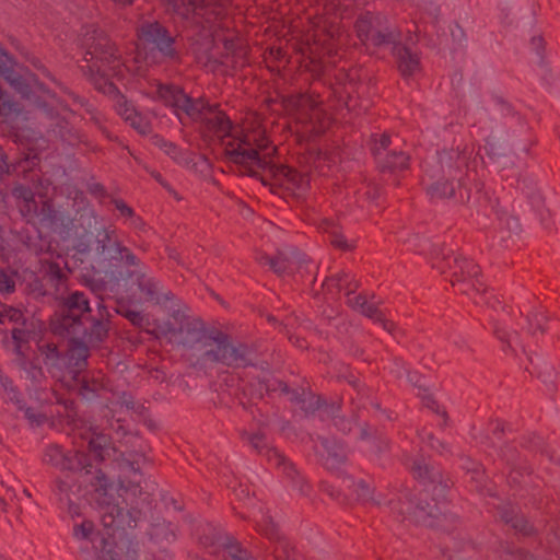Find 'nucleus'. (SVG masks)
Returning <instances> with one entry per match:
<instances>
[{
    "mask_svg": "<svg viewBox=\"0 0 560 560\" xmlns=\"http://www.w3.org/2000/svg\"><path fill=\"white\" fill-rule=\"evenodd\" d=\"M528 327L527 330L530 335L535 336L537 334L542 335L545 332V326L547 323V317L542 313H529L527 315Z\"/></svg>",
    "mask_w": 560,
    "mask_h": 560,
    "instance_id": "nucleus-41",
    "label": "nucleus"
},
{
    "mask_svg": "<svg viewBox=\"0 0 560 560\" xmlns=\"http://www.w3.org/2000/svg\"><path fill=\"white\" fill-rule=\"evenodd\" d=\"M450 33L453 42L458 46H463L467 42L466 32L458 22H453L450 25Z\"/></svg>",
    "mask_w": 560,
    "mask_h": 560,
    "instance_id": "nucleus-53",
    "label": "nucleus"
},
{
    "mask_svg": "<svg viewBox=\"0 0 560 560\" xmlns=\"http://www.w3.org/2000/svg\"><path fill=\"white\" fill-rule=\"evenodd\" d=\"M452 271L451 283L453 287L462 282L471 281V288L477 293L486 292V285L478 278L480 275L479 266L471 259L457 255L454 257L453 262L450 265Z\"/></svg>",
    "mask_w": 560,
    "mask_h": 560,
    "instance_id": "nucleus-16",
    "label": "nucleus"
},
{
    "mask_svg": "<svg viewBox=\"0 0 560 560\" xmlns=\"http://www.w3.org/2000/svg\"><path fill=\"white\" fill-rule=\"evenodd\" d=\"M42 394H44V390H34V397L31 396L33 402L30 405L21 397V394L18 389L16 395L11 394L10 397V399L16 405L18 409L24 412V417L32 427H40L48 420V416L42 411L45 402V400L40 397Z\"/></svg>",
    "mask_w": 560,
    "mask_h": 560,
    "instance_id": "nucleus-22",
    "label": "nucleus"
},
{
    "mask_svg": "<svg viewBox=\"0 0 560 560\" xmlns=\"http://www.w3.org/2000/svg\"><path fill=\"white\" fill-rule=\"evenodd\" d=\"M13 196L16 198L23 199L26 202L34 201L33 191L31 190V188H28L24 185H19L16 187H14Z\"/></svg>",
    "mask_w": 560,
    "mask_h": 560,
    "instance_id": "nucleus-64",
    "label": "nucleus"
},
{
    "mask_svg": "<svg viewBox=\"0 0 560 560\" xmlns=\"http://www.w3.org/2000/svg\"><path fill=\"white\" fill-rule=\"evenodd\" d=\"M177 109H182L188 117L192 118L194 120H201L202 117L206 115L208 109H211V107H176Z\"/></svg>",
    "mask_w": 560,
    "mask_h": 560,
    "instance_id": "nucleus-63",
    "label": "nucleus"
},
{
    "mask_svg": "<svg viewBox=\"0 0 560 560\" xmlns=\"http://www.w3.org/2000/svg\"><path fill=\"white\" fill-rule=\"evenodd\" d=\"M83 42L86 47L84 56L86 65L81 66L83 73L88 75L96 91L107 95L116 105H127L125 96L109 80V78L124 80L130 71L115 43L102 30L94 26L86 30Z\"/></svg>",
    "mask_w": 560,
    "mask_h": 560,
    "instance_id": "nucleus-4",
    "label": "nucleus"
},
{
    "mask_svg": "<svg viewBox=\"0 0 560 560\" xmlns=\"http://www.w3.org/2000/svg\"><path fill=\"white\" fill-rule=\"evenodd\" d=\"M110 203L115 207V209L119 212L120 217L130 219L133 217L135 210L127 205V202L121 198L112 197Z\"/></svg>",
    "mask_w": 560,
    "mask_h": 560,
    "instance_id": "nucleus-54",
    "label": "nucleus"
},
{
    "mask_svg": "<svg viewBox=\"0 0 560 560\" xmlns=\"http://www.w3.org/2000/svg\"><path fill=\"white\" fill-rule=\"evenodd\" d=\"M173 10L179 14H187L195 10L194 0H167Z\"/></svg>",
    "mask_w": 560,
    "mask_h": 560,
    "instance_id": "nucleus-56",
    "label": "nucleus"
},
{
    "mask_svg": "<svg viewBox=\"0 0 560 560\" xmlns=\"http://www.w3.org/2000/svg\"><path fill=\"white\" fill-rule=\"evenodd\" d=\"M485 150L489 159L499 167L505 168L513 164L508 143L499 136H490L486 140Z\"/></svg>",
    "mask_w": 560,
    "mask_h": 560,
    "instance_id": "nucleus-25",
    "label": "nucleus"
},
{
    "mask_svg": "<svg viewBox=\"0 0 560 560\" xmlns=\"http://www.w3.org/2000/svg\"><path fill=\"white\" fill-rule=\"evenodd\" d=\"M335 77L337 78V80L340 83H346V82L352 83L359 78L357 69H349V70L338 69Z\"/></svg>",
    "mask_w": 560,
    "mask_h": 560,
    "instance_id": "nucleus-61",
    "label": "nucleus"
},
{
    "mask_svg": "<svg viewBox=\"0 0 560 560\" xmlns=\"http://www.w3.org/2000/svg\"><path fill=\"white\" fill-rule=\"evenodd\" d=\"M455 288H457L462 294L469 298L475 304L478 303V296L481 293H477V291L471 288V281L458 283Z\"/></svg>",
    "mask_w": 560,
    "mask_h": 560,
    "instance_id": "nucleus-62",
    "label": "nucleus"
},
{
    "mask_svg": "<svg viewBox=\"0 0 560 560\" xmlns=\"http://www.w3.org/2000/svg\"><path fill=\"white\" fill-rule=\"evenodd\" d=\"M88 448H89V452L94 455V458L100 463H103L107 458L113 457L114 463L117 465V467L119 469V474L117 476V482L115 483L113 480H110L115 487L118 486L119 477L122 475L127 476L128 480L133 479V471L131 469L125 468L124 466L120 467V465L118 464V459L121 458V456L125 459H127V457L125 456L124 453L119 452L114 446V444L112 442V438L109 435L104 434L102 432H93L88 442ZM128 460L136 462L137 464H135V466L136 467L138 466L140 468L139 462L137 459L128 458Z\"/></svg>",
    "mask_w": 560,
    "mask_h": 560,
    "instance_id": "nucleus-15",
    "label": "nucleus"
},
{
    "mask_svg": "<svg viewBox=\"0 0 560 560\" xmlns=\"http://www.w3.org/2000/svg\"><path fill=\"white\" fill-rule=\"evenodd\" d=\"M245 133L237 140L225 144L224 153L226 159L240 165L243 174L258 177L260 171L270 175L275 185L296 194L306 190L310 185L308 175L301 174L285 165H272L268 160L269 154H261L269 145L266 138V128L261 125V119L253 114V121L246 118Z\"/></svg>",
    "mask_w": 560,
    "mask_h": 560,
    "instance_id": "nucleus-3",
    "label": "nucleus"
},
{
    "mask_svg": "<svg viewBox=\"0 0 560 560\" xmlns=\"http://www.w3.org/2000/svg\"><path fill=\"white\" fill-rule=\"evenodd\" d=\"M354 30L365 47L381 48L401 39L399 27L381 12H362L355 20Z\"/></svg>",
    "mask_w": 560,
    "mask_h": 560,
    "instance_id": "nucleus-10",
    "label": "nucleus"
},
{
    "mask_svg": "<svg viewBox=\"0 0 560 560\" xmlns=\"http://www.w3.org/2000/svg\"><path fill=\"white\" fill-rule=\"evenodd\" d=\"M359 419V416L357 412H353L351 417L346 416H335L334 417V425L342 432L343 434H347L351 432L354 424H357Z\"/></svg>",
    "mask_w": 560,
    "mask_h": 560,
    "instance_id": "nucleus-46",
    "label": "nucleus"
},
{
    "mask_svg": "<svg viewBox=\"0 0 560 560\" xmlns=\"http://www.w3.org/2000/svg\"><path fill=\"white\" fill-rule=\"evenodd\" d=\"M117 313L127 318L133 326L138 328H143L149 325V319L139 311H133L127 308L126 306H120L117 310Z\"/></svg>",
    "mask_w": 560,
    "mask_h": 560,
    "instance_id": "nucleus-42",
    "label": "nucleus"
},
{
    "mask_svg": "<svg viewBox=\"0 0 560 560\" xmlns=\"http://www.w3.org/2000/svg\"><path fill=\"white\" fill-rule=\"evenodd\" d=\"M42 222L47 226H55L59 223L65 226L66 221L63 215L55 209L54 205L49 201H44L40 208Z\"/></svg>",
    "mask_w": 560,
    "mask_h": 560,
    "instance_id": "nucleus-34",
    "label": "nucleus"
},
{
    "mask_svg": "<svg viewBox=\"0 0 560 560\" xmlns=\"http://www.w3.org/2000/svg\"><path fill=\"white\" fill-rule=\"evenodd\" d=\"M31 113L25 107H0L2 122L19 138L35 136L36 132L30 125Z\"/></svg>",
    "mask_w": 560,
    "mask_h": 560,
    "instance_id": "nucleus-21",
    "label": "nucleus"
},
{
    "mask_svg": "<svg viewBox=\"0 0 560 560\" xmlns=\"http://www.w3.org/2000/svg\"><path fill=\"white\" fill-rule=\"evenodd\" d=\"M74 118L70 107H42L40 122L47 128V132L70 144L79 140L72 121Z\"/></svg>",
    "mask_w": 560,
    "mask_h": 560,
    "instance_id": "nucleus-14",
    "label": "nucleus"
},
{
    "mask_svg": "<svg viewBox=\"0 0 560 560\" xmlns=\"http://www.w3.org/2000/svg\"><path fill=\"white\" fill-rule=\"evenodd\" d=\"M320 443L324 447V452L318 453L323 465L327 469H337L347 460V454L343 445L336 441L327 438H322Z\"/></svg>",
    "mask_w": 560,
    "mask_h": 560,
    "instance_id": "nucleus-26",
    "label": "nucleus"
},
{
    "mask_svg": "<svg viewBox=\"0 0 560 560\" xmlns=\"http://www.w3.org/2000/svg\"><path fill=\"white\" fill-rule=\"evenodd\" d=\"M122 281L127 296L140 303L160 305L174 298L171 291L164 290L163 284L143 269L127 271Z\"/></svg>",
    "mask_w": 560,
    "mask_h": 560,
    "instance_id": "nucleus-12",
    "label": "nucleus"
},
{
    "mask_svg": "<svg viewBox=\"0 0 560 560\" xmlns=\"http://www.w3.org/2000/svg\"><path fill=\"white\" fill-rule=\"evenodd\" d=\"M258 529L271 540L280 538L279 527L269 515H265L261 522L258 523Z\"/></svg>",
    "mask_w": 560,
    "mask_h": 560,
    "instance_id": "nucleus-45",
    "label": "nucleus"
},
{
    "mask_svg": "<svg viewBox=\"0 0 560 560\" xmlns=\"http://www.w3.org/2000/svg\"><path fill=\"white\" fill-rule=\"evenodd\" d=\"M45 278L47 281L58 289L60 284L67 281L68 277L56 261H46L44 265Z\"/></svg>",
    "mask_w": 560,
    "mask_h": 560,
    "instance_id": "nucleus-36",
    "label": "nucleus"
},
{
    "mask_svg": "<svg viewBox=\"0 0 560 560\" xmlns=\"http://www.w3.org/2000/svg\"><path fill=\"white\" fill-rule=\"evenodd\" d=\"M308 163L320 175H327L330 168V156L319 150L308 152Z\"/></svg>",
    "mask_w": 560,
    "mask_h": 560,
    "instance_id": "nucleus-37",
    "label": "nucleus"
},
{
    "mask_svg": "<svg viewBox=\"0 0 560 560\" xmlns=\"http://www.w3.org/2000/svg\"><path fill=\"white\" fill-rule=\"evenodd\" d=\"M94 530V524L92 521H83L81 524L75 525L73 528V535L78 539H89Z\"/></svg>",
    "mask_w": 560,
    "mask_h": 560,
    "instance_id": "nucleus-52",
    "label": "nucleus"
},
{
    "mask_svg": "<svg viewBox=\"0 0 560 560\" xmlns=\"http://www.w3.org/2000/svg\"><path fill=\"white\" fill-rule=\"evenodd\" d=\"M69 338L67 351V369L73 378L86 369L90 357V342L88 336H67ZM91 346H93L91 343Z\"/></svg>",
    "mask_w": 560,
    "mask_h": 560,
    "instance_id": "nucleus-19",
    "label": "nucleus"
},
{
    "mask_svg": "<svg viewBox=\"0 0 560 560\" xmlns=\"http://www.w3.org/2000/svg\"><path fill=\"white\" fill-rule=\"evenodd\" d=\"M471 152L463 148L443 149L438 152L435 161L428 164L425 173L432 183L427 191L431 198H456L466 203L470 198L469 189L464 184Z\"/></svg>",
    "mask_w": 560,
    "mask_h": 560,
    "instance_id": "nucleus-6",
    "label": "nucleus"
},
{
    "mask_svg": "<svg viewBox=\"0 0 560 560\" xmlns=\"http://www.w3.org/2000/svg\"><path fill=\"white\" fill-rule=\"evenodd\" d=\"M98 269L115 277L122 267H140V259L116 236L115 230H102L92 250Z\"/></svg>",
    "mask_w": 560,
    "mask_h": 560,
    "instance_id": "nucleus-9",
    "label": "nucleus"
},
{
    "mask_svg": "<svg viewBox=\"0 0 560 560\" xmlns=\"http://www.w3.org/2000/svg\"><path fill=\"white\" fill-rule=\"evenodd\" d=\"M422 404L428 409H431L438 415H441L443 418V425L447 424L448 415L444 408H442L435 397L429 393L428 389H423V394L420 395Z\"/></svg>",
    "mask_w": 560,
    "mask_h": 560,
    "instance_id": "nucleus-40",
    "label": "nucleus"
},
{
    "mask_svg": "<svg viewBox=\"0 0 560 560\" xmlns=\"http://www.w3.org/2000/svg\"><path fill=\"white\" fill-rule=\"evenodd\" d=\"M100 385L95 382L90 384L86 381H83L80 386V394L83 398L91 400L97 396V390L100 389Z\"/></svg>",
    "mask_w": 560,
    "mask_h": 560,
    "instance_id": "nucleus-59",
    "label": "nucleus"
},
{
    "mask_svg": "<svg viewBox=\"0 0 560 560\" xmlns=\"http://www.w3.org/2000/svg\"><path fill=\"white\" fill-rule=\"evenodd\" d=\"M39 351L45 357V360L51 363H56L60 359L58 347L54 342H46L39 346Z\"/></svg>",
    "mask_w": 560,
    "mask_h": 560,
    "instance_id": "nucleus-51",
    "label": "nucleus"
},
{
    "mask_svg": "<svg viewBox=\"0 0 560 560\" xmlns=\"http://www.w3.org/2000/svg\"><path fill=\"white\" fill-rule=\"evenodd\" d=\"M322 228L330 234V244L341 250H351L352 245L348 243L345 235L338 230V228L329 220L322 222Z\"/></svg>",
    "mask_w": 560,
    "mask_h": 560,
    "instance_id": "nucleus-33",
    "label": "nucleus"
},
{
    "mask_svg": "<svg viewBox=\"0 0 560 560\" xmlns=\"http://www.w3.org/2000/svg\"><path fill=\"white\" fill-rule=\"evenodd\" d=\"M172 317L175 323L159 325L158 334L180 347L190 366L203 370L214 364L229 368L254 365V351L248 345L234 343L229 334L179 311L173 312Z\"/></svg>",
    "mask_w": 560,
    "mask_h": 560,
    "instance_id": "nucleus-2",
    "label": "nucleus"
},
{
    "mask_svg": "<svg viewBox=\"0 0 560 560\" xmlns=\"http://www.w3.org/2000/svg\"><path fill=\"white\" fill-rule=\"evenodd\" d=\"M152 94V101L164 105H210L203 97L194 98L174 83H158Z\"/></svg>",
    "mask_w": 560,
    "mask_h": 560,
    "instance_id": "nucleus-17",
    "label": "nucleus"
},
{
    "mask_svg": "<svg viewBox=\"0 0 560 560\" xmlns=\"http://www.w3.org/2000/svg\"><path fill=\"white\" fill-rule=\"evenodd\" d=\"M109 313L100 302L95 310L81 291L58 299V310L50 319L51 331L57 336H88L92 345H100L108 337Z\"/></svg>",
    "mask_w": 560,
    "mask_h": 560,
    "instance_id": "nucleus-5",
    "label": "nucleus"
},
{
    "mask_svg": "<svg viewBox=\"0 0 560 560\" xmlns=\"http://www.w3.org/2000/svg\"><path fill=\"white\" fill-rule=\"evenodd\" d=\"M300 401V408L305 416H313L317 410L326 406L325 399L319 395L313 394L311 390H305V396Z\"/></svg>",
    "mask_w": 560,
    "mask_h": 560,
    "instance_id": "nucleus-35",
    "label": "nucleus"
},
{
    "mask_svg": "<svg viewBox=\"0 0 560 560\" xmlns=\"http://www.w3.org/2000/svg\"><path fill=\"white\" fill-rule=\"evenodd\" d=\"M347 278H348V275L345 272L328 277L323 282V287L326 288L328 291H332V289H337L338 291H340L342 288V282Z\"/></svg>",
    "mask_w": 560,
    "mask_h": 560,
    "instance_id": "nucleus-57",
    "label": "nucleus"
},
{
    "mask_svg": "<svg viewBox=\"0 0 560 560\" xmlns=\"http://www.w3.org/2000/svg\"><path fill=\"white\" fill-rule=\"evenodd\" d=\"M509 525L515 530L522 533L524 536H530L535 533L533 525L528 523V521L521 514H515L514 521H512Z\"/></svg>",
    "mask_w": 560,
    "mask_h": 560,
    "instance_id": "nucleus-49",
    "label": "nucleus"
},
{
    "mask_svg": "<svg viewBox=\"0 0 560 560\" xmlns=\"http://www.w3.org/2000/svg\"><path fill=\"white\" fill-rule=\"evenodd\" d=\"M117 114L140 135L152 131V118L155 114L149 107H117Z\"/></svg>",
    "mask_w": 560,
    "mask_h": 560,
    "instance_id": "nucleus-24",
    "label": "nucleus"
},
{
    "mask_svg": "<svg viewBox=\"0 0 560 560\" xmlns=\"http://www.w3.org/2000/svg\"><path fill=\"white\" fill-rule=\"evenodd\" d=\"M305 68L316 79H320L323 75L329 73V71L331 70V68L326 66L324 61L316 58H308V61L305 63Z\"/></svg>",
    "mask_w": 560,
    "mask_h": 560,
    "instance_id": "nucleus-47",
    "label": "nucleus"
},
{
    "mask_svg": "<svg viewBox=\"0 0 560 560\" xmlns=\"http://www.w3.org/2000/svg\"><path fill=\"white\" fill-rule=\"evenodd\" d=\"M149 535L151 539L155 541H168L175 537V533L171 526V523L161 517H155L152 520Z\"/></svg>",
    "mask_w": 560,
    "mask_h": 560,
    "instance_id": "nucleus-31",
    "label": "nucleus"
},
{
    "mask_svg": "<svg viewBox=\"0 0 560 560\" xmlns=\"http://www.w3.org/2000/svg\"><path fill=\"white\" fill-rule=\"evenodd\" d=\"M223 47L226 51L225 61L223 63L228 65L231 56L242 55L243 57L247 55V48L243 46L238 39L236 38H224Z\"/></svg>",
    "mask_w": 560,
    "mask_h": 560,
    "instance_id": "nucleus-44",
    "label": "nucleus"
},
{
    "mask_svg": "<svg viewBox=\"0 0 560 560\" xmlns=\"http://www.w3.org/2000/svg\"><path fill=\"white\" fill-rule=\"evenodd\" d=\"M43 462L60 470L78 471L84 481L93 489L94 500L102 510V525L109 530V536L117 533L125 535L138 526L142 517L141 505L150 503V494L142 490V472L135 466L136 462L125 459L122 456L118 464L133 471V479L127 476L119 477L115 487L106 472L92 463L89 454L84 452H65L56 443L48 444L44 450Z\"/></svg>",
    "mask_w": 560,
    "mask_h": 560,
    "instance_id": "nucleus-1",
    "label": "nucleus"
},
{
    "mask_svg": "<svg viewBox=\"0 0 560 560\" xmlns=\"http://www.w3.org/2000/svg\"><path fill=\"white\" fill-rule=\"evenodd\" d=\"M298 119L304 125L305 131L313 136H319L331 124V115L324 107H298Z\"/></svg>",
    "mask_w": 560,
    "mask_h": 560,
    "instance_id": "nucleus-23",
    "label": "nucleus"
},
{
    "mask_svg": "<svg viewBox=\"0 0 560 560\" xmlns=\"http://www.w3.org/2000/svg\"><path fill=\"white\" fill-rule=\"evenodd\" d=\"M15 290V281L10 277L4 269L0 268V292L13 293Z\"/></svg>",
    "mask_w": 560,
    "mask_h": 560,
    "instance_id": "nucleus-58",
    "label": "nucleus"
},
{
    "mask_svg": "<svg viewBox=\"0 0 560 560\" xmlns=\"http://www.w3.org/2000/svg\"><path fill=\"white\" fill-rule=\"evenodd\" d=\"M202 122L209 130L215 133L231 136L233 124L224 112L214 110L213 107H211V109H208L206 115L202 117Z\"/></svg>",
    "mask_w": 560,
    "mask_h": 560,
    "instance_id": "nucleus-29",
    "label": "nucleus"
},
{
    "mask_svg": "<svg viewBox=\"0 0 560 560\" xmlns=\"http://www.w3.org/2000/svg\"><path fill=\"white\" fill-rule=\"evenodd\" d=\"M390 47L397 70L405 80L415 77L421 71L420 55L404 45L401 39L393 43Z\"/></svg>",
    "mask_w": 560,
    "mask_h": 560,
    "instance_id": "nucleus-20",
    "label": "nucleus"
},
{
    "mask_svg": "<svg viewBox=\"0 0 560 560\" xmlns=\"http://www.w3.org/2000/svg\"><path fill=\"white\" fill-rule=\"evenodd\" d=\"M271 269L278 273H292L301 266L302 259L295 253L278 252L275 257H262Z\"/></svg>",
    "mask_w": 560,
    "mask_h": 560,
    "instance_id": "nucleus-27",
    "label": "nucleus"
},
{
    "mask_svg": "<svg viewBox=\"0 0 560 560\" xmlns=\"http://www.w3.org/2000/svg\"><path fill=\"white\" fill-rule=\"evenodd\" d=\"M63 105L69 100L50 91L30 71H18L13 59L0 49V105Z\"/></svg>",
    "mask_w": 560,
    "mask_h": 560,
    "instance_id": "nucleus-7",
    "label": "nucleus"
},
{
    "mask_svg": "<svg viewBox=\"0 0 560 560\" xmlns=\"http://www.w3.org/2000/svg\"><path fill=\"white\" fill-rule=\"evenodd\" d=\"M381 173H396L404 171L409 165V156L402 151L387 152L375 159Z\"/></svg>",
    "mask_w": 560,
    "mask_h": 560,
    "instance_id": "nucleus-28",
    "label": "nucleus"
},
{
    "mask_svg": "<svg viewBox=\"0 0 560 560\" xmlns=\"http://www.w3.org/2000/svg\"><path fill=\"white\" fill-rule=\"evenodd\" d=\"M152 140H153V144L155 147L163 150L173 160L179 159V156H180L179 151L174 143L167 142L166 140L160 138L159 136H154Z\"/></svg>",
    "mask_w": 560,
    "mask_h": 560,
    "instance_id": "nucleus-50",
    "label": "nucleus"
},
{
    "mask_svg": "<svg viewBox=\"0 0 560 560\" xmlns=\"http://www.w3.org/2000/svg\"><path fill=\"white\" fill-rule=\"evenodd\" d=\"M244 436L254 450L267 457L269 463L276 465L277 467H282L283 472L287 474L291 479H294V477L298 475L294 466L289 463L285 456L281 454L277 448L269 447L267 445L266 435L264 433H246Z\"/></svg>",
    "mask_w": 560,
    "mask_h": 560,
    "instance_id": "nucleus-18",
    "label": "nucleus"
},
{
    "mask_svg": "<svg viewBox=\"0 0 560 560\" xmlns=\"http://www.w3.org/2000/svg\"><path fill=\"white\" fill-rule=\"evenodd\" d=\"M499 221L502 229L506 230L509 235H517L522 231V225L517 217L506 211L499 212Z\"/></svg>",
    "mask_w": 560,
    "mask_h": 560,
    "instance_id": "nucleus-38",
    "label": "nucleus"
},
{
    "mask_svg": "<svg viewBox=\"0 0 560 560\" xmlns=\"http://www.w3.org/2000/svg\"><path fill=\"white\" fill-rule=\"evenodd\" d=\"M137 38L145 51V59L159 55L165 61H178L179 51L176 47V36L159 21H144L137 27Z\"/></svg>",
    "mask_w": 560,
    "mask_h": 560,
    "instance_id": "nucleus-11",
    "label": "nucleus"
},
{
    "mask_svg": "<svg viewBox=\"0 0 560 560\" xmlns=\"http://www.w3.org/2000/svg\"><path fill=\"white\" fill-rule=\"evenodd\" d=\"M23 369L26 372L27 378H30L35 384H40L46 380V375L42 366L33 362L24 363Z\"/></svg>",
    "mask_w": 560,
    "mask_h": 560,
    "instance_id": "nucleus-48",
    "label": "nucleus"
},
{
    "mask_svg": "<svg viewBox=\"0 0 560 560\" xmlns=\"http://www.w3.org/2000/svg\"><path fill=\"white\" fill-rule=\"evenodd\" d=\"M348 488L350 494L355 498L357 502L378 504V502L374 499L375 488L372 483L368 482L366 480L351 479Z\"/></svg>",
    "mask_w": 560,
    "mask_h": 560,
    "instance_id": "nucleus-30",
    "label": "nucleus"
},
{
    "mask_svg": "<svg viewBox=\"0 0 560 560\" xmlns=\"http://www.w3.org/2000/svg\"><path fill=\"white\" fill-rule=\"evenodd\" d=\"M363 316L380 323L384 330L392 332L395 328V324L392 320L385 318L383 312L373 303L366 301L359 312Z\"/></svg>",
    "mask_w": 560,
    "mask_h": 560,
    "instance_id": "nucleus-32",
    "label": "nucleus"
},
{
    "mask_svg": "<svg viewBox=\"0 0 560 560\" xmlns=\"http://www.w3.org/2000/svg\"><path fill=\"white\" fill-rule=\"evenodd\" d=\"M57 489L60 495H63L67 500H70V493L73 490L74 481L72 478L67 476L66 478H58L56 480Z\"/></svg>",
    "mask_w": 560,
    "mask_h": 560,
    "instance_id": "nucleus-55",
    "label": "nucleus"
},
{
    "mask_svg": "<svg viewBox=\"0 0 560 560\" xmlns=\"http://www.w3.org/2000/svg\"><path fill=\"white\" fill-rule=\"evenodd\" d=\"M371 142V151L374 155V159L389 152L388 147L390 144V136L388 133L385 132L381 135L378 139L377 135H372Z\"/></svg>",
    "mask_w": 560,
    "mask_h": 560,
    "instance_id": "nucleus-43",
    "label": "nucleus"
},
{
    "mask_svg": "<svg viewBox=\"0 0 560 560\" xmlns=\"http://www.w3.org/2000/svg\"><path fill=\"white\" fill-rule=\"evenodd\" d=\"M265 387L268 392L280 390L283 395H289L291 393L289 385L281 380L266 381Z\"/></svg>",
    "mask_w": 560,
    "mask_h": 560,
    "instance_id": "nucleus-60",
    "label": "nucleus"
},
{
    "mask_svg": "<svg viewBox=\"0 0 560 560\" xmlns=\"http://www.w3.org/2000/svg\"><path fill=\"white\" fill-rule=\"evenodd\" d=\"M102 230L109 229L101 225L95 211L88 208L77 210L65 224L66 235L74 241V247L83 254L92 250Z\"/></svg>",
    "mask_w": 560,
    "mask_h": 560,
    "instance_id": "nucleus-13",
    "label": "nucleus"
},
{
    "mask_svg": "<svg viewBox=\"0 0 560 560\" xmlns=\"http://www.w3.org/2000/svg\"><path fill=\"white\" fill-rule=\"evenodd\" d=\"M119 404L140 417L144 418L148 415V408L143 404L136 401L133 396L129 393L124 392L120 394Z\"/></svg>",
    "mask_w": 560,
    "mask_h": 560,
    "instance_id": "nucleus-39",
    "label": "nucleus"
},
{
    "mask_svg": "<svg viewBox=\"0 0 560 560\" xmlns=\"http://www.w3.org/2000/svg\"><path fill=\"white\" fill-rule=\"evenodd\" d=\"M412 472L421 488L405 494V512L419 522L438 517L446 502L448 480L443 478L439 469L424 462H415Z\"/></svg>",
    "mask_w": 560,
    "mask_h": 560,
    "instance_id": "nucleus-8",
    "label": "nucleus"
}]
</instances>
